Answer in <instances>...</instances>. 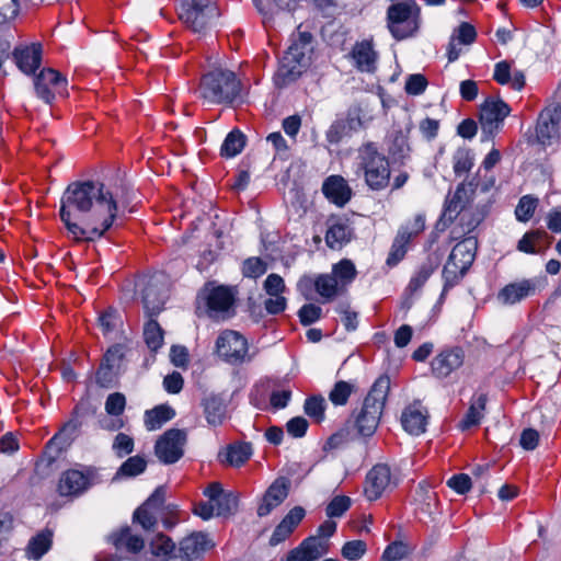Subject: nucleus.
Wrapping results in <instances>:
<instances>
[{
    "label": "nucleus",
    "mask_w": 561,
    "mask_h": 561,
    "mask_svg": "<svg viewBox=\"0 0 561 561\" xmlns=\"http://www.w3.org/2000/svg\"><path fill=\"white\" fill-rule=\"evenodd\" d=\"M116 215L117 203L101 182L76 181L62 194L59 216L76 241L93 242L105 237Z\"/></svg>",
    "instance_id": "obj_1"
},
{
    "label": "nucleus",
    "mask_w": 561,
    "mask_h": 561,
    "mask_svg": "<svg viewBox=\"0 0 561 561\" xmlns=\"http://www.w3.org/2000/svg\"><path fill=\"white\" fill-rule=\"evenodd\" d=\"M243 90L242 80L234 71L216 68L201 77L197 94L204 104L232 107L242 102Z\"/></svg>",
    "instance_id": "obj_2"
},
{
    "label": "nucleus",
    "mask_w": 561,
    "mask_h": 561,
    "mask_svg": "<svg viewBox=\"0 0 561 561\" xmlns=\"http://www.w3.org/2000/svg\"><path fill=\"white\" fill-rule=\"evenodd\" d=\"M390 390V378L382 375L376 379L368 394L364 399L363 407L358 413H354L348 423L352 424L357 434L370 437L376 432L385 403Z\"/></svg>",
    "instance_id": "obj_3"
},
{
    "label": "nucleus",
    "mask_w": 561,
    "mask_h": 561,
    "mask_svg": "<svg viewBox=\"0 0 561 561\" xmlns=\"http://www.w3.org/2000/svg\"><path fill=\"white\" fill-rule=\"evenodd\" d=\"M357 169L364 175L366 185L373 191H382L390 184L391 169L388 157L379 151L373 141L364 142L357 149Z\"/></svg>",
    "instance_id": "obj_4"
},
{
    "label": "nucleus",
    "mask_w": 561,
    "mask_h": 561,
    "mask_svg": "<svg viewBox=\"0 0 561 561\" xmlns=\"http://www.w3.org/2000/svg\"><path fill=\"white\" fill-rule=\"evenodd\" d=\"M494 183L495 179L493 175L488 180L481 181L480 170H478L476 175L468 183L459 184L455 193L446 197L444 210L437 226L443 224V226L446 227L451 224L459 214L469 208L468 205L472 202L477 188H480L482 192H488Z\"/></svg>",
    "instance_id": "obj_5"
},
{
    "label": "nucleus",
    "mask_w": 561,
    "mask_h": 561,
    "mask_svg": "<svg viewBox=\"0 0 561 561\" xmlns=\"http://www.w3.org/2000/svg\"><path fill=\"white\" fill-rule=\"evenodd\" d=\"M421 22V9L414 0L391 4L387 10V26L397 41L414 36Z\"/></svg>",
    "instance_id": "obj_6"
},
{
    "label": "nucleus",
    "mask_w": 561,
    "mask_h": 561,
    "mask_svg": "<svg viewBox=\"0 0 561 561\" xmlns=\"http://www.w3.org/2000/svg\"><path fill=\"white\" fill-rule=\"evenodd\" d=\"M426 228L424 214H416L411 220L401 225L392 241L386 264L388 267H396L407 255L415 238Z\"/></svg>",
    "instance_id": "obj_7"
},
{
    "label": "nucleus",
    "mask_w": 561,
    "mask_h": 561,
    "mask_svg": "<svg viewBox=\"0 0 561 561\" xmlns=\"http://www.w3.org/2000/svg\"><path fill=\"white\" fill-rule=\"evenodd\" d=\"M215 351L219 358L234 366L253 359L249 354L248 340L234 330H225L218 335Z\"/></svg>",
    "instance_id": "obj_8"
},
{
    "label": "nucleus",
    "mask_w": 561,
    "mask_h": 561,
    "mask_svg": "<svg viewBox=\"0 0 561 561\" xmlns=\"http://www.w3.org/2000/svg\"><path fill=\"white\" fill-rule=\"evenodd\" d=\"M202 296L206 306V314L210 319L219 320L230 317L236 301V293L231 287L207 284Z\"/></svg>",
    "instance_id": "obj_9"
},
{
    "label": "nucleus",
    "mask_w": 561,
    "mask_h": 561,
    "mask_svg": "<svg viewBox=\"0 0 561 561\" xmlns=\"http://www.w3.org/2000/svg\"><path fill=\"white\" fill-rule=\"evenodd\" d=\"M186 440L187 433L185 430H168L156 442L154 454L164 465L175 463L184 455Z\"/></svg>",
    "instance_id": "obj_10"
},
{
    "label": "nucleus",
    "mask_w": 561,
    "mask_h": 561,
    "mask_svg": "<svg viewBox=\"0 0 561 561\" xmlns=\"http://www.w3.org/2000/svg\"><path fill=\"white\" fill-rule=\"evenodd\" d=\"M214 11L209 0H182L179 18L190 30L202 33L207 28Z\"/></svg>",
    "instance_id": "obj_11"
},
{
    "label": "nucleus",
    "mask_w": 561,
    "mask_h": 561,
    "mask_svg": "<svg viewBox=\"0 0 561 561\" xmlns=\"http://www.w3.org/2000/svg\"><path fill=\"white\" fill-rule=\"evenodd\" d=\"M214 11L209 0H182L179 18L190 30L202 33L207 28Z\"/></svg>",
    "instance_id": "obj_12"
},
{
    "label": "nucleus",
    "mask_w": 561,
    "mask_h": 561,
    "mask_svg": "<svg viewBox=\"0 0 561 561\" xmlns=\"http://www.w3.org/2000/svg\"><path fill=\"white\" fill-rule=\"evenodd\" d=\"M80 422L78 420L68 421L45 445L41 460L50 466L73 442L78 434Z\"/></svg>",
    "instance_id": "obj_13"
},
{
    "label": "nucleus",
    "mask_w": 561,
    "mask_h": 561,
    "mask_svg": "<svg viewBox=\"0 0 561 561\" xmlns=\"http://www.w3.org/2000/svg\"><path fill=\"white\" fill-rule=\"evenodd\" d=\"M561 135V103L545 107L537 119L536 136L538 141L548 146Z\"/></svg>",
    "instance_id": "obj_14"
},
{
    "label": "nucleus",
    "mask_w": 561,
    "mask_h": 561,
    "mask_svg": "<svg viewBox=\"0 0 561 561\" xmlns=\"http://www.w3.org/2000/svg\"><path fill=\"white\" fill-rule=\"evenodd\" d=\"M466 353L461 346H447L440 350L431 362V371L437 379H445L465 363Z\"/></svg>",
    "instance_id": "obj_15"
},
{
    "label": "nucleus",
    "mask_w": 561,
    "mask_h": 561,
    "mask_svg": "<svg viewBox=\"0 0 561 561\" xmlns=\"http://www.w3.org/2000/svg\"><path fill=\"white\" fill-rule=\"evenodd\" d=\"M511 112L510 106L500 99L488 98L480 105L479 122L483 133L493 135Z\"/></svg>",
    "instance_id": "obj_16"
},
{
    "label": "nucleus",
    "mask_w": 561,
    "mask_h": 561,
    "mask_svg": "<svg viewBox=\"0 0 561 561\" xmlns=\"http://www.w3.org/2000/svg\"><path fill=\"white\" fill-rule=\"evenodd\" d=\"M66 85V78L53 68L43 69L34 80L37 96L46 103H51L56 92H61V90H65Z\"/></svg>",
    "instance_id": "obj_17"
},
{
    "label": "nucleus",
    "mask_w": 561,
    "mask_h": 561,
    "mask_svg": "<svg viewBox=\"0 0 561 561\" xmlns=\"http://www.w3.org/2000/svg\"><path fill=\"white\" fill-rule=\"evenodd\" d=\"M330 548L331 543L325 538L309 536L287 553L286 561H317L327 554Z\"/></svg>",
    "instance_id": "obj_18"
},
{
    "label": "nucleus",
    "mask_w": 561,
    "mask_h": 561,
    "mask_svg": "<svg viewBox=\"0 0 561 561\" xmlns=\"http://www.w3.org/2000/svg\"><path fill=\"white\" fill-rule=\"evenodd\" d=\"M290 481L285 477H279L273 481L262 496L256 508L259 517L267 516L274 508L279 506L288 496Z\"/></svg>",
    "instance_id": "obj_19"
},
{
    "label": "nucleus",
    "mask_w": 561,
    "mask_h": 561,
    "mask_svg": "<svg viewBox=\"0 0 561 561\" xmlns=\"http://www.w3.org/2000/svg\"><path fill=\"white\" fill-rule=\"evenodd\" d=\"M325 243L332 250L342 249L354 238V229L351 227L348 219L331 216L327 220Z\"/></svg>",
    "instance_id": "obj_20"
},
{
    "label": "nucleus",
    "mask_w": 561,
    "mask_h": 561,
    "mask_svg": "<svg viewBox=\"0 0 561 561\" xmlns=\"http://www.w3.org/2000/svg\"><path fill=\"white\" fill-rule=\"evenodd\" d=\"M91 485L90 476L76 469H69L61 473L57 492L62 497H78L83 494Z\"/></svg>",
    "instance_id": "obj_21"
},
{
    "label": "nucleus",
    "mask_w": 561,
    "mask_h": 561,
    "mask_svg": "<svg viewBox=\"0 0 561 561\" xmlns=\"http://www.w3.org/2000/svg\"><path fill=\"white\" fill-rule=\"evenodd\" d=\"M363 121L359 111H348L345 117L335 119L329 127L325 137L330 144H340L345 137L352 136L353 133L359 130Z\"/></svg>",
    "instance_id": "obj_22"
},
{
    "label": "nucleus",
    "mask_w": 561,
    "mask_h": 561,
    "mask_svg": "<svg viewBox=\"0 0 561 561\" xmlns=\"http://www.w3.org/2000/svg\"><path fill=\"white\" fill-rule=\"evenodd\" d=\"M391 482V470L388 465H375L367 473L364 492L369 501L378 500Z\"/></svg>",
    "instance_id": "obj_23"
},
{
    "label": "nucleus",
    "mask_w": 561,
    "mask_h": 561,
    "mask_svg": "<svg viewBox=\"0 0 561 561\" xmlns=\"http://www.w3.org/2000/svg\"><path fill=\"white\" fill-rule=\"evenodd\" d=\"M142 305L149 317H154L163 309L167 296L164 284L157 277L148 278L142 288Z\"/></svg>",
    "instance_id": "obj_24"
},
{
    "label": "nucleus",
    "mask_w": 561,
    "mask_h": 561,
    "mask_svg": "<svg viewBox=\"0 0 561 561\" xmlns=\"http://www.w3.org/2000/svg\"><path fill=\"white\" fill-rule=\"evenodd\" d=\"M321 191L330 203L339 207L345 206L353 195L347 181L339 174L328 176L322 183Z\"/></svg>",
    "instance_id": "obj_25"
},
{
    "label": "nucleus",
    "mask_w": 561,
    "mask_h": 561,
    "mask_svg": "<svg viewBox=\"0 0 561 561\" xmlns=\"http://www.w3.org/2000/svg\"><path fill=\"white\" fill-rule=\"evenodd\" d=\"M536 293V282L530 278H524L505 285L496 295L499 302L505 306H512L533 296Z\"/></svg>",
    "instance_id": "obj_26"
},
{
    "label": "nucleus",
    "mask_w": 561,
    "mask_h": 561,
    "mask_svg": "<svg viewBox=\"0 0 561 561\" xmlns=\"http://www.w3.org/2000/svg\"><path fill=\"white\" fill-rule=\"evenodd\" d=\"M110 540L121 556L137 554L145 548L144 538L135 534L129 526L113 533Z\"/></svg>",
    "instance_id": "obj_27"
},
{
    "label": "nucleus",
    "mask_w": 561,
    "mask_h": 561,
    "mask_svg": "<svg viewBox=\"0 0 561 561\" xmlns=\"http://www.w3.org/2000/svg\"><path fill=\"white\" fill-rule=\"evenodd\" d=\"M208 548L209 540L205 534L192 533L179 542L176 557L182 561H194L199 559Z\"/></svg>",
    "instance_id": "obj_28"
},
{
    "label": "nucleus",
    "mask_w": 561,
    "mask_h": 561,
    "mask_svg": "<svg viewBox=\"0 0 561 561\" xmlns=\"http://www.w3.org/2000/svg\"><path fill=\"white\" fill-rule=\"evenodd\" d=\"M313 36L308 31H302L301 25L298 26L297 33L293 35L291 43L288 49L285 51V57H293V60H297L302 65L309 66L311 54L313 51L312 46Z\"/></svg>",
    "instance_id": "obj_29"
},
{
    "label": "nucleus",
    "mask_w": 561,
    "mask_h": 561,
    "mask_svg": "<svg viewBox=\"0 0 561 561\" xmlns=\"http://www.w3.org/2000/svg\"><path fill=\"white\" fill-rule=\"evenodd\" d=\"M552 239L545 229H533L518 240L516 249L526 254H543L550 248Z\"/></svg>",
    "instance_id": "obj_30"
},
{
    "label": "nucleus",
    "mask_w": 561,
    "mask_h": 561,
    "mask_svg": "<svg viewBox=\"0 0 561 561\" xmlns=\"http://www.w3.org/2000/svg\"><path fill=\"white\" fill-rule=\"evenodd\" d=\"M42 53V45L34 43L27 46L16 47L13 51V59L22 72L33 75L41 66Z\"/></svg>",
    "instance_id": "obj_31"
},
{
    "label": "nucleus",
    "mask_w": 561,
    "mask_h": 561,
    "mask_svg": "<svg viewBox=\"0 0 561 561\" xmlns=\"http://www.w3.org/2000/svg\"><path fill=\"white\" fill-rule=\"evenodd\" d=\"M305 515L306 511L302 506L293 507L275 527L270 538V545L274 547L289 538L305 518Z\"/></svg>",
    "instance_id": "obj_32"
},
{
    "label": "nucleus",
    "mask_w": 561,
    "mask_h": 561,
    "mask_svg": "<svg viewBox=\"0 0 561 561\" xmlns=\"http://www.w3.org/2000/svg\"><path fill=\"white\" fill-rule=\"evenodd\" d=\"M427 419V410L420 402H413L403 410L401 424L408 433L420 435L425 432Z\"/></svg>",
    "instance_id": "obj_33"
},
{
    "label": "nucleus",
    "mask_w": 561,
    "mask_h": 561,
    "mask_svg": "<svg viewBox=\"0 0 561 561\" xmlns=\"http://www.w3.org/2000/svg\"><path fill=\"white\" fill-rule=\"evenodd\" d=\"M350 55L359 71L374 72L376 70L378 54L374 49L371 39L355 43Z\"/></svg>",
    "instance_id": "obj_34"
},
{
    "label": "nucleus",
    "mask_w": 561,
    "mask_h": 561,
    "mask_svg": "<svg viewBox=\"0 0 561 561\" xmlns=\"http://www.w3.org/2000/svg\"><path fill=\"white\" fill-rule=\"evenodd\" d=\"M308 68L307 65H302L297 60H293V57H285L279 61L277 71L274 75V82L277 88H285L300 78V76Z\"/></svg>",
    "instance_id": "obj_35"
},
{
    "label": "nucleus",
    "mask_w": 561,
    "mask_h": 561,
    "mask_svg": "<svg viewBox=\"0 0 561 561\" xmlns=\"http://www.w3.org/2000/svg\"><path fill=\"white\" fill-rule=\"evenodd\" d=\"M478 250V239L476 236H469L459 241L449 254L450 261L459 263L462 271H469L472 266Z\"/></svg>",
    "instance_id": "obj_36"
},
{
    "label": "nucleus",
    "mask_w": 561,
    "mask_h": 561,
    "mask_svg": "<svg viewBox=\"0 0 561 561\" xmlns=\"http://www.w3.org/2000/svg\"><path fill=\"white\" fill-rule=\"evenodd\" d=\"M54 531L44 528L36 533L27 542L25 557L30 560H41L53 547Z\"/></svg>",
    "instance_id": "obj_37"
},
{
    "label": "nucleus",
    "mask_w": 561,
    "mask_h": 561,
    "mask_svg": "<svg viewBox=\"0 0 561 561\" xmlns=\"http://www.w3.org/2000/svg\"><path fill=\"white\" fill-rule=\"evenodd\" d=\"M485 215V211L480 207H469L467 210H463L458 215V227L453 231L455 238L472 236L471 233H473L484 220Z\"/></svg>",
    "instance_id": "obj_38"
},
{
    "label": "nucleus",
    "mask_w": 561,
    "mask_h": 561,
    "mask_svg": "<svg viewBox=\"0 0 561 561\" xmlns=\"http://www.w3.org/2000/svg\"><path fill=\"white\" fill-rule=\"evenodd\" d=\"M486 402V393H477L472 397L470 407L458 425L461 431H468L480 424L485 411Z\"/></svg>",
    "instance_id": "obj_39"
},
{
    "label": "nucleus",
    "mask_w": 561,
    "mask_h": 561,
    "mask_svg": "<svg viewBox=\"0 0 561 561\" xmlns=\"http://www.w3.org/2000/svg\"><path fill=\"white\" fill-rule=\"evenodd\" d=\"M151 559L149 561H169L170 558L176 557V546L173 540L162 534H157L149 543Z\"/></svg>",
    "instance_id": "obj_40"
},
{
    "label": "nucleus",
    "mask_w": 561,
    "mask_h": 561,
    "mask_svg": "<svg viewBox=\"0 0 561 561\" xmlns=\"http://www.w3.org/2000/svg\"><path fill=\"white\" fill-rule=\"evenodd\" d=\"M204 414L210 426H219L227 419V404L218 396H210L203 401Z\"/></svg>",
    "instance_id": "obj_41"
},
{
    "label": "nucleus",
    "mask_w": 561,
    "mask_h": 561,
    "mask_svg": "<svg viewBox=\"0 0 561 561\" xmlns=\"http://www.w3.org/2000/svg\"><path fill=\"white\" fill-rule=\"evenodd\" d=\"M438 267L437 260H433L428 257L425 262H423L417 271L414 273V275L411 277L405 291L410 295L415 294L419 291L425 283L428 280V278L434 274L436 268Z\"/></svg>",
    "instance_id": "obj_42"
},
{
    "label": "nucleus",
    "mask_w": 561,
    "mask_h": 561,
    "mask_svg": "<svg viewBox=\"0 0 561 561\" xmlns=\"http://www.w3.org/2000/svg\"><path fill=\"white\" fill-rule=\"evenodd\" d=\"M468 272L469 271H462V267L459 266V263L450 261L448 257L442 271V278L444 284L440 299H443L451 288L459 285Z\"/></svg>",
    "instance_id": "obj_43"
},
{
    "label": "nucleus",
    "mask_w": 561,
    "mask_h": 561,
    "mask_svg": "<svg viewBox=\"0 0 561 561\" xmlns=\"http://www.w3.org/2000/svg\"><path fill=\"white\" fill-rule=\"evenodd\" d=\"M175 416V411L168 404H160L145 412V425L148 430L160 428Z\"/></svg>",
    "instance_id": "obj_44"
},
{
    "label": "nucleus",
    "mask_w": 561,
    "mask_h": 561,
    "mask_svg": "<svg viewBox=\"0 0 561 561\" xmlns=\"http://www.w3.org/2000/svg\"><path fill=\"white\" fill-rule=\"evenodd\" d=\"M316 291L325 300H333L337 295L344 291L335 276L332 274H321L314 280Z\"/></svg>",
    "instance_id": "obj_45"
},
{
    "label": "nucleus",
    "mask_w": 561,
    "mask_h": 561,
    "mask_svg": "<svg viewBox=\"0 0 561 561\" xmlns=\"http://www.w3.org/2000/svg\"><path fill=\"white\" fill-rule=\"evenodd\" d=\"M252 455L251 445L248 443H234L227 447L222 462L233 467H240L245 463Z\"/></svg>",
    "instance_id": "obj_46"
},
{
    "label": "nucleus",
    "mask_w": 561,
    "mask_h": 561,
    "mask_svg": "<svg viewBox=\"0 0 561 561\" xmlns=\"http://www.w3.org/2000/svg\"><path fill=\"white\" fill-rule=\"evenodd\" d=\"M162 518L165 528H172L178 520L172 517H162L153 511L146 508L142 513H139V507L135 511L133 520L138 523L145 530H151L157 525L158 519Z\"/></svg>",
    "instance_id": "obj_47"
},
{
    "label": "nucleus",
    "mask_w": 561,
    "mask_h": 561,
    "mask_svg": "<svg viewBox=\"0 0 561 561\" xmlns=\"http://www.w3.org/2000/svg\"><path fill=\"white\" fill-rule=\"evenodd\" d=\"M245 146V136L238 129L230 131L220 148V154L226 158H232L239 154Z\"/></svg>",
    "instance_id": "obj_48"
},
{
    "label": "nucleus",
    "mask_w": 561,
    "mask_h": 561,
    "mask_svg": "<svg viewBox=\"0 0 561 561\" xmlns=\"http://www.w3.org/2000/svg\"><path fill=\"white\" fill-rule=\"evenodd\" d=\"M331 274L336 277L339 284L345 290L346 286L355 279L357 271L351 260L343 259L333 265Z\"/></svg>",
    "instance_id": "obj_49"
},
{
    "label": "nucleus",
    "mask_w": 561,
    "mask_h": 561,
    "mask_svg": "<svg viewBox=\"0 0 561 561\" xmlns=\"http://www.w3.org/2000/svg\"><path fill=\"white\" fill-rule=\"evenodd\" d=\"M163 330L160 324L150 317V320L145 324L144 337L147 346L157 352L163 345Z\"/></svg>",
    "instance_id": "obj_50"
},
{
    "label": "nucleus",
    "mask_w": 561,
    "mask_h": 561,
    "mask_svg": "<svg viewBox=\"0 0 561 561\" xmlns=\"http://www.w3.org/2000/svg\"><path fill=\"white\" fill-rule=\"evenodd\" d=\"M126 347L123 344H114L110 346L104 353L101 362L117 373H123V362L125 359Z\"/></svg>",
    "instance_id": "obj_51"
},
{
    "label": "nucleus",
    "mask_w": 561,
    "mask_h": 561,
    "mask_svg": "<svg viewBox=\"0 0 561 561\" xmlns=\"http://www.w3.org/2000/svg\"><path fill=\"white\" fill-rule=\"evenodd\" d=\"M115 369L105 366L102 362L95 371V383L101 388H115L118 385L119 376Z\"/></svg>",
    "instance_id": "obj_52"
},
{
    "label": "nucleus",
    "mask_w": 561,
    "mask_h": 561,
    "mask_svg": "<svg viewBox=\"0 0 561 561\" xmlns=\"http://www.w3.org/2000/svg\"><path fill=\"white\" fill-rule=\"evenodd\" d=\"M213 504L217 516L232 515L238 508V495L233 492H225Z\"/></svg>",
    "instance_id": "obj_53"
},
{
    "label": "nucleus",
    "mask_w": 561,
    "mask_h": 561,
    "mask_svg": "<svg viewBox=\"0 0 561 561\" xmlns=\"http://www.w3.org/2000/svg\"><path fill=\"white\" fill-rule=\"evenodd\" d=\"M147 461L144 457L136 455L125 460L117 471V476L136 477L146 470Z\"/></svg>",
    "instance_id": "obj_54"
},
{
    "label": "nucleus",
    "mask_w": 561,
    "mask_h": 561,
    "mask_svg": "<svg viewBox=\"0 0 561 561\" xmlns=\"http://www.w3.org/2000/svg\"><path fill=\"white\" fill-rule=\"evenodd\" d=\"M167 489L163 485L158 486L153 493L147 499V501L139 506V513H142L146 508L153 511L154 513L163 516V508L165 503Z\"/></svg>",
    "instance_id": "obj_55"
},
{
    "label": "nucleus",
    "mask_w": 561,
    "mask_h": 561,
    "mask_svg": "<svg viewBox=\"0 0 561 561\" xmlns=\"http://www.w3.org/2000/svg\"><path fill=\"white\" fill-rule=\"evenodd\" d=\"M538 203L539 201L536 197L530 195L523 196L515 208V216L517 220L522 222L530 220L535 214Z\"/></svg>",
    "instance_id": "obj_56"
},
{
    "label": "nucleus",
    "mask_w": 561,
    "mask_h": 561,
    "mask_svg": "<svg viewBox=\"0 0 561 561\" xmlns=\"http://www.w3.org/2000/svg\"><path fill=\"white\" fill-rule=\"evenodd\" d=\"M305 413L320 423L324 419L325 400L321 396H312L306 399L304 404Z\"/></svg>",
    "instance_id": "obj_57"
},
{
    "label": "nucleus",
    "mask_w": 561,
    "mask_h": 561,
    "mask_svg": "<svg viewBox=\"0 0 561 561\" xmlns=\"http://www.w3.org/2000/svg\"><path fill=\"white\" fill-rule=\"evenodd\" d=\"M354 391V386L347 381L340 380L335 382L333 389L329 393V399L334 405H344Z\"/></svg>",
    "instance_id": "obj_58"
},
{
    "label": "nucleus",
    "mask_w": 561,
    "mask_h": 561,
    "mask_svg": "<svg viewBox=\"0 0 561 561\" xmlns=\"http://www.w3.org/2000/svg\"><path fill=\"white\" fill-rule=\"evenodd\" d=\"M474 164L473 154L469 149H459L454 154V172L460 176L468 173Z\"/></svg>",
    "instance_id": "obj_59"
},
{
    "label": "nucleus",
    "mask_w": 561,
    "mask_h": 561,
    "mask_svg": "<svg viewBox=\"0 0 561 561\" xmlns=\"http://www.w3.org/2000/svg\"><path fill=\"white\" fill-rule=\"evenodd\" d=\"M255 8L263 15H270L273 13V7L278 9L291 10L298 4L299 0H253Z\"/></svg>",
    "instance_id": "obj_60"
},
{
    "label": "nucleus",
    "mask_w": 561,
    "mask_h": 561,
    "mask_svg": "<svg viewBox=\"0 0 561 561\" xmlns=\"http://www.w3.org/2000/svg\"><path fill=\"white\" fill-rule=\"evenodd\" d=\"M366 551L367 543L364 540L357 539L346 541L341 549V554L346 560L356 561L360 559Z\"/></svg>",
    "instance_id": "obj_61"
},
{
    "label": "nucleus",
    "mask_w": 561,
    "mask_h": 561,
    "mask_svg": "<svg viewBox=\"0 0 561 561\" xmlns=\"http://www.w3.org/2000/svg\"><path fill=\"white\" fill-rule=\"evenodd\" d=\"M411 548L409 545L402 541H393L387 546L381 554V561H399L405 558L410 552Z\"/></svg>",
    "instance_id": "obj_62"
},
{
    "label": "nucleus",
    "mask_w": 561,
    "mask_h": 561,
    "mask_svg": "<svg viewBox=\"0 0 561 561\" xmlns=\"http://www.w3.org/2000/svg\"><path fill=\"white\" fill-rule=\"evenodd\" d=\"M351 507V499L346 495L334 496L325 508L328 517H341Z\"/></svg>",
    "instance_id": "obj_63"
},
{
    "label": "nucleus",
    "mask_w": 561,
    "mask_h": 561,
    "mask_svg": "<svg viewBox=\"0 0 561 561\" xmlns=\"http://www.w3.org/2000/svg\"><path fill=\"white\" fill-rule=\"evenodd\" d=\"M409 151L410 147L407 136H404L402 131H397L389 146V153L394 158L403 159L408 156Z\"/></svg>",
    "instance_id": "obj_64"
}]
</instances>
